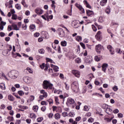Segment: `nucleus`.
<instances>
[{
	"label": "nucleus",
	"mask_w": 124,
	"mask_h": 124,
	"mask_svg": "<svg viewBox=\"0 0 124 124\" xmlns=\"http://www.w3.org/2000/svg\"><path fill=\"white\" fill-rule=\"evenodd\" d=\"M8 99H9V100L10 101H14L15 100V98H14L12 95L9 94L8 96Z\"/></svg>",
	"instance_id": "20"
},
{
	"label": "nucleus",
	"mask_w": 124,
	"mask_h": 124,
	"mask_svg": "<svg viewBox=\"0 0 124 124\" xmlns=\"http://www.w3.org/2000/svg\"><path fill=\"white\" fill-rule=\"evenodd\" d=\"M101 107L103 109L106 110V109H107V108H108V107H109V106L106 105V104H103L101 105Z\"/></svg>",
	"instance_id": "26"
},
{
	"label": "nucleus",
	"mask_w": 124,
	"mask_h": 124,
	"mask_svg": "<svg viewBox=\"0 0 124 124\" xmlns=\"http://www.w3.org/2000/svg\"><path fill=\"white\" fill-rule=\"evenodd\" d=\"M95 38L98 40V41H101L102 39V37L101 36V32L99 31L97 32L96 35L95 36Z\"/></svg>",
	"instance_id": "9"
},
{
	"label": "nucleus",
	"mask_w": 124,
	"mask_h": 124,
	"mask_svg": "<svg viewBox=\"0 0 124 124\" xmlns=\"http://www.w3.org/2000/svg\"><path fill=\"white\" fill-rule=\"evenodd\" d=\"M18 93L19 95H20V96H22V95H24V92L22 91H19L18 92Z\"/></svg>",
	"instance_id": "49"
},
{
	"label": "nucleus",
	"mask_w": 124,
	"mask_h": 124,
	"mask_svg": "<svg viewBox=\"0 0 124 124\" xmlns=\"http://www.w3.org/2000/svg\"><path fill=\"white\" fill-rule=\"evenodd\" d=\"M105 111H106L107 114H108V115H112V113L113 112L112 109H111V108H110V106H108V108H107L105 110Z\"/></svg>",
	"instance_id": "14"
},
{
	"label": "nucleus",
	"mask_w": 124,
	"mask_h": 124,
	"mask_svg": "<svg viewBox=\"0 0 124 124\" xmlns=\"http://www.w3.org/2000/svg\"><path fill=\"white\" fill-rule=\"evenodd\" d=\"M27 70H28L29 73H32L33 72L32 70L30 67L27 68Z\"/></svg>",
	"instance_id": "54"
},
{
	"label": "nucleus",
	"mask_w": 124,
	"mask_h": 124,
	"mask_svg": "<svg viewBox=\"0 0 124 124\" xmlns=\"http://www.w3.org/2000/svg\"><path fill=\"white\" fill-rule=\"evenodd\" d=\"M61 45L63 47H65L66 46V45H67V42H66L65 41H62L61 42Z\"/></svg>",
	"instance_id": "24"
},
{
	"label": "nucleus",
	"mask_w": 124,
	"mask_h": 124,
	"mask_svg": "<svg viewBox=\"0 0 124 124\" xmlns=\"http://www.w3.org/2000/svg\"><path fill=\"white\" fill-rule=\"evenodd\" d=\"M107 49L109 51V53L110 55H114L115 54V49H114V47L112 46L108 45L107 46Z\"/></svg>",
	"instance_id": "7"
},
{
	"label": "nucleus",
	"mask_w": 124,
	"mask_h": 124,
	"mask_svg": "<svg viewBox=\"0 0 124 124\" xmlns=\"http://www.w3.org/2000/svg\"><path fill=\"white\" fill-rule=\"evenodd\" d=\"M55 120H59V119H61V114H60V113L55 114Z\"/></svg>",
	"instance_id": "25"
},
{
	"label": "nucleus",
	"mask_w": 124,
	"mask_h": 124,
	"mask_svg": "<svg viewBox=\"0 0 124 124\" xmlns=\"http://www.w3.org/2000/svg\"><path fill=\"white\" fill-rule=\"evenodd\" d=\"M118 122V120L117 119H113L112 120V123L113 124H116Z\"/></svg>",
	"instance_id": "62"
},
{
	"label": "nucleus",
	"mask_w": 124,
	"mask_h": 124,
	"mask_svg": "<svg viewBox=\"0 0 124 124\" xmlns=\"http://www.w3.org/2000/svg\"><path fill=\"white\" fill-rule=\"evenodd\" d=\"M41 33L44 38H46V39H48V38H49V34H48V32L46 31H43Z\"/></svg>",
	"instance_id": "13"
},
{
	"label": "nucleus",
	"mask_w": 124,
	"mask_h": 124,
	"mask_svg": "<svg viewBox=\"0 0 124 124\" xmlns=\"http://www.w3.org/2000/svg\"><path fill=\"white\" fill-rule=\"evenodd\" d=\"M31 30H33L34 29H35V25L34 24H32L30 27Z\"/></svg>",
	"instance_id": "48"
},
{
	"label": "nucleus",
	"mask_w": 124,
	"mask_h": 124,
	"mask_svg": "<svg viewBox=\"0 0 124 124\" xmlns=\"http://www.w3.org/2000/svg\"><path fill=\"white\" fill-rule=\"evenodd\" d=\"M118 25V23L115 22L114 21H112L110 24V26H115V25Z\"/></svg>",
	"instance_id": "57"
},
{
	"label": "nucleus",
	"mask_w": 124,
	"mask_h": 124,
	"mask_svg": "<svg viewBox=\"0 0 124 124\" xmlns=\"http://www.w3.org/2000/svg\"><path fill=\"white\" fill-rule=\"evenodd\" d=\"M30 118L31 119H35V118H36V116L35 115V114L32 113L30 114Z\"/></svg>",
	"instance_id": "36"
},
{
	"label": "nucleus",
	"mask_w": 124,
	"mask_h": 124,
	"mask_svg": "<svg viewBox=\"0 0 124 124\" xmlns=\"http://www.w3.org/2000/svg\"><path fill=\"white\" fill-rule=\"evenodd\" d=\"M76 62H77V63H80V62H81V59L78 58L76 60Z\"/></svg>",
	"instance_id": "51"
},
{
	"label": "nucleus",
	"mask_w": 124,
	"mask_h": 124,
	"mask_svg": "<svg viewBox=\"0 0 124 124\" xmlns=\"http://www.w3.org/2000/svg\"><path fill=\"white\" fill-rule=\"evenodd\" d=\"M62 117H66V116H68V113H67V112H64L62 113Z\"/></svg>",
	"instance_id": "52"
},
{
	"label": "nucleus",
	"mask_w": 124,
	"mask_h": 124,
	"mask_svg": "<svg viewBox=\"0 0 124 124\" xmlns=\"http://www.w3.org/2000/svg\"><path fill=\"white\" fill-rule=\"evenodd\" d=\"M106 3H107V0H102L100 2V4L101 5V6H105Z\"/></svg>",
	"instance_id": "19"
},
{
	"label": "nucleus",
	"mask_w": 124,
	"mask_h": 124,
	"mask_svg": "<svg viewBox=\"0 0 124 124\" xmlns=\"http://www.w3.org/2000/svg\"><path fill=\"white\" fill-rule=\"evenodd\" d=\"M38 53H39V54H44L45 53V50L43 49H39L38 50Z\"/></svg>",
	"instance_id": "34"
},
{
	"label": "nucleus",
	"mask_w": 124,
	"mask_h": 124,
	"mask_svg": "<svg viewBox=\"0 0 124 124\" xmlns=\"http://www.w3.org/2000/svg\"><path fill=\"white\" fill-rule=\"evenodd\" d=\"M74 27L76 29H77L78 28H79V23L76 22L74 23Z\"/></svg>",
	"instance_id": "55"
},
{
	"label": "nucleus",
	"mask_w": 124,
	"mask_h": 124,
	"mask_svg": "<svg viewBox=\"0 0 124 124\" xmlns=\"http://www.w3.org/2000/svg\"><path fill=\"white\" fill-rule=\"evenodd\" d=\"M55 100L56 104H60V102H59V98L57 96L55 97Z\"/></svg>",
	"instance_id": "41"
},
{
	"label": "nucleus",
	"mask_w": 124,
	"mask_h": 124,
	"mask_svg": "<svg viewBox=\"0 0 124 124\" xmlns=\"http://www.w3.org/2000/svg\"><path fill=\"white\" fill-rule=\"evenodd\" d=\"M41 105H48V103L46 102L45 101H42L41 102Z\"/></svg>",
	"instance_id": "46"
},
{
	"label": "nucleus",
	"mask_w": 124,
	"mask_h": 124,
	"mask_svg": "<svg viewBox=\"0 0 124 124\" xmlns=\"http://www.w3.org/2000/svg\"><path fill=\"white\" fill-rule=\"evenodd\" d=\"M76 6L80 10V11H81L82 13H85V9L83 8V7L82 5L77 3L76 4Z\"/></svg>",
	"instance_id": "12"
},
{
	"label": "nucleus",
	"mask_w": 124,
	"mask_h": 124,
	"mask_svg": "<svg viewBox=\"0 0 124 124\" xmlns=\"http://www.w3.org/2000/svg\"><path fill=\"white\" fill-rule=\"evenodd\" d=\"M40 67L41 68V69H44L45 67V63H42V64L40 65Z\"/></svg>",
	"instance_id": "56"
},
{
	"label": "nucleus",
	"mask_w": 124,
	"mask_h": 124,
	"mask_svg": "<svg viewBox=\"0 0 124 124\" xmlns=\"http://www.w3.org/2000/svg\"><path fill=\"white\" fill-rule=\"evenodd\" d=\"M115 52L117 53V54H122L123 53V51H121V48H116L115 49Z\"/></svg>",
	"instance_id": "31"
},
{
	"label": "nucleus",
	"mask_w": 124,
	"mask_h": 124,
	"mask_svg": "<svg viewBox=\"0 0 124 124\" xmlns=\"http://www.w3.org/2000/svg\"><path fill=\"white\" fill-rule=\"evenodd\" d=\"M8 31H12V26L11 25H9L8 26Z\"/></svg>",
	"instance_id": "60"
},
{
	"label": "nucleus",
	"mask_w": 124,
	"mask_h": 124,
	"mask_svg": "<svg viewBox=\"0 0 124 124\" xmlns=\"http://www.w3.org/2000/svg\"><path fill=\"white\" fill-rule=\"evenodd\" d=\"M12 26L13 28H14V30H15V31H19V29L18 28L17 25L13 24H12Z\"/></svg>",
	"instance_id": "28"
},
{
	"label": "nucleus",
	"mask_w": 124,
	"mask_h": 124,
	"mask_svg": "<svg viewBox=\"0 0 124 124\" xmlns=\"http://www.w3.org/2000/svg\"><path fill=\"white\" fill-rule=\"evenodd\" d=\"M18 107L20 109H24V110H27L29 109V107L26 106H19Z\"/></svg>",
	"instance_id": "27"
},
{
	"label": "nucleus",
	"mask_w": 124,
	"mask_h": 124,
	"mask_svg": "<svg viewBox=\"0 0 124 124\" xmlns=\"http://www.w3.org/2000/svg\"><path fill=\"white\" fill-rule=\"evenodd\" d=\"M50 65L53 69V70L55 71V72H58V71H59V67L58 66L54 65L53 64H50Z\"/></svg>",
	"instance_id": "16"
},
{
	"label": "nucleus",
	"mask_w": 124,
	"mask_h": 124,
	"mask_svg": "<svg viewBox=\"0 0 124 124\" xmlns=\"http://www.w3.org/2000/svg\"><path fill=\"white\" fill-rule=\"evenodd\" d=\"M84 111H89V110H90V108H89V106H85L84 107Z\"/></svg>",
	"instance_id": "39"
},
{
	"label": "nucleus",
	"mask_w": 124,
	"mask_h": 124,
	"mask_svg": "<svg viewBox=\"0 0 124 124\" xmlns=\"http://www.w3.org/2000/svg\"><path fill=\"white\" fill-rule=\"evenodd\" d=\"M46 60L47 62H50L51 63H55V62H54L53 60L51 59L50 58H46Z\"/></svg>",
	"instance_id": "23"
},
{
	"label": "nucleus",
	"mask_w": 124,
	"mask_h": 124,
	"mask_svg": "<svg viewBox=\"0 0 124 124\" xmlns=\"http://www.w3.org/2000/svg\"><path fill=\"white\" fill-rule=\"evenodd\" d=\"M45 71H48V68H49V64L48 63L46 64L45 66Z\"/></svg>",
	"instance_id": "40"
},
{
	"label": "nucleus",
	"mask_w": 124,
	"mask_h": 124,
	"mask_svg": "<svg viewBox=\"0 0 124 124\" xmlns=\"http://www.w3.org/2000/svg\"><path fill=\"white\" fill-rule=\"evenodd\" d=\"M3 48H4V45L3 44L0 43V50H3Z\"/></svg>",
	"instance_id": "44"
},
{
	"label": "nucleus",
	"mask_w": 124,
	"mask_h": 124,
	"mask_svg": "<svg viewBox=\"0 0 124 124\" xmlns=\"http://www.w3.org/2000/svg\"><path fill=\"white\" fill-rule=\"evenodd\" d=\"M76 39L78 41H82V37H81L80 36H78Z\"/></svg>",
	"instance_id": "50"
},
{
	"label": "nucleus",
	"mask_w": 124,
	"mask_h": 124,
	"mask_svg": "<svg viewBox=\"0 0 124 124\" xmlns=\"http://www.w3.org/2000/svg\"><path fill=\"white\" fill-rule=\"evenodd\" d=\"M71 89L74 93H78L79 91V84L78 82L75 81L71 84Z\"/></svg>",
	"instance_id": "3"
},
{
	"label": "nucleus",
	"mask_w": 124,
	"mask_h": 124,
	"mask_svg": "<svg viewBox=\"0 0 124 124\" xmlns=\"http://www.w3.org/2000/svg\"><path fill=\"white\" fill-rule=\"evenodd\" d=\"M108 71H109L108 72L109 74H110V75H112V74H113L114 70L113 67H110L108 69Z\"/></svg>",
	"instance_id": "21"
},
{
	"label": "nucleus",
	"mask_w": 124,
	"mask_h": 124,
	"mask_svg": "<svg viewBox=\"0 0 124 124\" xmlns=\"http://www.w3.org/2000/svg\"><path fill=\"white\" fill-rule=\"evenodd\" d=\"M94 121V119H93V118L91 117L90 118H89L88 119V122L89 123H93Z\"/></svg>",
	"instance_id": "42"
},
{
	"label": "nucleus",
	"mask_w": 124,
	"mask_h": 124,
	"mask_svg": "<svg viewBox=\"0 0 124 124\" xmlns=\"http://www.w3.org/2000/svg\"><path fill=\"white\" fill-rule=\"evenodd\" d=\"M80 120H81V117L80 116H78L75 119V121H76V122H80Z\"/></svg>",
	"instance_id": "58"
},
{
	"label": "nucleus",
	"mask_w": 124,
	"mask_h": 124,
	"mask_svg": "<svg viewBox=\"0 0 124 124\" xmlns=\"http://www.w3.org/2000/svg\"><path fill=\"white\" fill-rule=\"evenodd\" d=\"M66 105L68 107L70 106H73V107H75L74 105H76V103H75V101L72 98L69 97L67 99L66 102Z\"/></svg>",
	"instance_id": "4"
},
{
	"label": "nucleus",
	"mask_w": 124,
	"mask_h": 124,
	"mask_svg": "<svg viewBox=\"0 0 124 124\" xmlns=\"http://www.w3.org/2000/svg\"><path fill=\"white\" fill-rule=\"evenodd\" d=\"M86 13L88 16H90V17H92V16H93V11L87 10L86 11Z\"/></svg>",
	"instance_id": "17"
},
{
	"label": "nucleus",
	"mask_w": 124,
	"mask_h": 124,
	"mask_svg": "<svg viewBox=\"0 0 124 124\" xmlns=\"http://www.w3.org/2000/svg\"><path fill=\"white\" fill-rule=\"evenodd\" d=\"M92 29L93 31H97V29H96V27L94 25H92Z\"/></svg>",
	"instance_id": "53"
},
{
	"label": "nucleus",
	"mask_w": 124,
	"mask_h": 124,
	"mask_svg": "<svg viewBox=\"0 0 124 124\" xmlns=\"http://www.w3.org/2000/svg\"><path fill=\"white\" fill-rule=\"evenodd\" d=\"M57 33L60 37H63L65 35L64 31L62 28H58L57 30Z\"/></svg>",
	"instance_id": "6"
},
{
	"label": "nucleus",
	"mask_w": 124,
	"mask_h": 124,
	"mask_svg": "<svg viewBox=\"0 0 124 124\" xmlns=\"http://www.w3.org/2000/svg\"><path fill=\"white\" fill-rule=\"evenodd\" d=\"M47 102L49 103L50 105L53 103V99H49L47 100Z\"/></svg>",
	"instance_id": "59"
},
{
	"label": "nucleus",
	"mask_w": 124,
	"mask_h": 124,
	"mask_svg": "<svg viewBox=\"0 0 124 124\" xmlns=\"http://www.w3.org/2000/svg\"><path fill=\"white\" fill-rule=\"evenodd\" d=\"M42 121H43V117H40L37 119V122H38V123H41Z\"/></svg>",
	"instance_id": "38"
},
{
	"label": "nucleus",
	"mask_w": 124,
	"mask_h": 124,
	"mask_svg": "<svg viewBox=\"0 0 124 124\" xmlns=\"http://www.w3.org/2000/svg\"><path fill=\"white\" fill-rule=\"evenodd\" d=\"M62 91L61 90H57L55 89L54 90V93H57V94H62Z\"/></svg>",
	"instance_id": "22"
},
{
	"label": "nucleus",
	"mask_w": 124,
	"mask_h": 124,
	"mask_svg": "<svg viewBox=\"0 0 124 124\" xmlns=\"http://www.w3.org/2000/svg\"><path fill=\"white\" fill-rule=\"evenodd\" d=\"M12 20H17V15L13 14L12 16Z\"/></svg>",
	"instance_id": "37"
},
{
	"label": "nucleus",
	"mask_w": 124,
	"mask_h": 124,
	"mask_svg": "<svg viewBox=\"0 0 124 124\" xmlns=\"http://www.w3.org/2000/svg\"><path fill=\"white\" fill-rule=\"evenodd\" d=\"M23 80L27 84H31L32 82V78L28 77H24Z\"/></svg>",
	"instance_id": "8"
},
{
	"label": "nucleus",
	"mask_w": 124,
	"mask_h": 124,
	"mask_svg": "<svg viewBox=\"0 0 124 124\" xmlns=\"http://www.w3.org/2000/svg\"><path fill=\"white\" fill-rule=\"evenodd\" d=\"M80 44L81 47H82L83 49H86V46H85V44L84 43H80Z\"/></svg>",
	"instance_id": "61"
},
{
	"label": "nucleus",
	"mask_w": 124,
	"mask_h": 124,
	"mask_svg": "<svg viewBox=\"0 0 124 124\" xmlns=\"http://www.w3.org/2000/svg\"><path fill=\"white\" fill-rule=\"evenodd\" d=\"M94 60L96 62H99L100 61V58L98 57V56H95Z\"/></svg>",
	"instance_id": "47"
},
{
	"label": "nucleus",
	"mask_w": 124,
	"mask_h": 124,
	"mask_svg": "<svg viewBox=\"0 0 124 124\" xmlns=\"http://www.w3.org/2000/svg\"><path fill=\"white\" fill-rule=\"evenodd\" d=\"M9 77L12 79H16L19 76V72L16 70H12L8 73Z\"/></svg>",
	"instance_id": "2"
},
{
	"label": "nucleus",
	"mask_w": 124,
	"mask_h": 124,
	"mask_svg": "<svg viewBox=\"0 0 124 124\" xmlns=\"http://www.w3.org/2000/svg\"><path fill=\"white\" fill-rule=\"evenodd\" d=\"M32 109L34 112H37L38 110V107L37 106H34L33 107Z\"/></svg>",
	"instance_id": "33"
},
{
	"label": "nucleus",
	"mask_w": 124,
	"mask_h": 124,
	"mask_svg": "<svg viewBox=\"0 0 124 124\" xmlns=\"http://www.w3.org/2000/svg\"><path fill=\"white\" fill-rule=\"evenodd\" d=\"M83 3L84 4H85V5H86V7H87V8H89L90 9H91L92 8V6H91L89 4V3H88V1L86 0H84L83 1Z\"/></svg>",
	"instance_id": "18"
},
{
	"label": "nucleus",
	"mask_w": 124,
	"mask_h": 124,
	"mask_svg": "<svg viewBox=\"0 0 124 124\" xmlns=\"http://www.w3.org/2000/svg\"><path fill=\"white\" fill-rule=\"evenodd\" d=\"M16 8L17 9V10H21V4L19 3H17L15 5Z\"/></svg>",
	"instance_id": "29"
},
{
	"label": "nucleus",
	"mask_w": 124,
	"mask_h": 124,
	"mask_svg": "<svg viewBox=\"0 0 124 124\" xmlns=\"http://www.w3.org/2000/svg\"><path fill=\"white\" fill-rule=\"evenodd\" d=\"M7 119V120H9L10 122H13V121H14V118H13V116H8Z\"/></svg>",
	"instance_id": "35"
},
{
	"label": "nucleus",
	"mask_w": 124,
	"mask_h": 124,
	"mask_svg": "<svg viewBox=\"0 0 124 124\" xmlns=\"http://www.w3.org/2000/svg\"><path fill=\"white\" fill-rule=\"evenodd\" d=\"M107 67H108V64L106 63H104L102 66V69L104 72H106V70H107Z\"/></svg>",
	"instance_id": "15"
},
{
	"label": "nucleus",
	"mask_w": 124,
	"mask_h": 124,
	"mask_svg": "<svg viewBox=\"0 0 124 124\" xmlns=\"http://www.w3.org/2000/svg\"><path fill=\"white\" fill-rule=\"evenodd\" d=\"M65 85L66 90L68 91L69 90V86L68 85V84H66V83H65Z\"/></svg>",
	"instance_id": "63"
},
{
	"label": "nucleus",
	"mask_w": 124,
	"mask_h": 124,
	"mask_svg": "<svg viewBox=\"0 0 124 124\" xmlns=\"http://www.w3.org/2000/svg\"><path fill=\"white\" fill-rule=\"evenodd\" d=\"M25 0H22L21 1V4L22 5H23L24 7H28V5L26 4V1H25Z\"/></svg>",
	"instance_id": "32"
},
{
	"label": "nucleus",
	"mask_w": 124,
	"mask_h": 124,
	"mask_svg": "<svg viewBox=\"0 0 124 124\" xmlns=\"http://www.w3.org/2000/svg\"><path fill=\"white\" fill-rule=\"evenodd\" d=\"M72 73L76 77H77V78H79V77H80V72H79V71H78V70H73L72 71Z\"/></svg>",
	"instance_id": "10"
},
{
	"label": "nucleus",
	"mask_w": 124,
	"mask_h": 124,
	"mask_svg": "<svg viewBox=\"0 0 124 124\" xmlns=\"http://www.w3.org/2000/svg\"><path fill=\"white\" fill-rule=\"evenodd\" d=\"M43 88L46 90H52L53 89V84L50 83L48 80L43 81Z\"/></svg>",
	"instance_id": "1"
},
{
	"label": "nucleus",
	"mask_w": 124,
	"mask_h": 124,
	"mask_svg": "<svg viewBox=\"0 0 124 124\" xmlns=\"http://www.w3.org/2000/svg\"><path fill=\"white\" fill-rule=\"evenodd\" d=\"M111 12V11L110 10V8H107L106 9V13L107 14H110V13Z\"/></svg>",
	"instance_id": "45"
},
{
	"label": "nucleus",
	"mask_w": 124,
	"mask_h": 124,
	"mask_svg": "<svg viewBox=\"0 0 124 124\" xmlns=\"http://www.w3.org/2000/svg\"><path fill=\"white\" fill-rule=\"evenodd\" d=\"M0 89H1V90H5V84L4 83H0Z\"/></svg>",
	"instance_id": "30"
},
{
	"label": "nucleus",
	"mask_w": 124,
	"mask_h": 124,
	"mask_svg": "<svg viewBox=\"0 0 124 124\" xmlns=\"http://www.w3.org/2000/svg\"><path fill=\"white\" fill-rule=\"evenodd\" d=\"M35 12L38 15H41L43 14L44 11H43V10L41 9L40 8H37L35 9Z\"/></svg>",
	"instance_id": "11"
},
{
	"label": "nucleus",
	"mask_w": 124,
	"mask_h": 124,
	"mask_svg": "<svg viewBox=\"0 0 124 124\" xmlns=\"http://www.w3.org/2000/svg\"><path fill=\"white\" fill-rule=\"evenodd\" d=\"M34 37H38L39 36V32H36L34 34Z\"/></svg>",
	"instance_id": "64"
},
{
	"label": "nucleus",
	"mask_w": 124,
	"mask_h": 124,
	"mask_svg": "<svg viewBox=\"0 0 124 124\" xmlns=\"http://www.w3.org/2000/svg\"><path fill=\"white\" fill-rule=\"evenodd\" d=\"M112 90L114 91V92H117V91H118V90H119V89L118 88V86H114L113 88H112Z\"/></svg>",
	"instance_id": "43"
},
{
	"label": "nucleus",
	"mask_w": 124,
	"mask_h": 124,
	"mask_svg": "<svg viewBox=\"0 0 124 124\" xmlns=\"http://www.w3.org/2000/svg\"><path fill=\"white\" fill-rule=\"evenodd\" d=\"M95 50L98 54H100L101 51L104 50V47H103V46L99 44L96 46Z\"/></svg>",
	"instance_id": "5"
}]
</instances>
